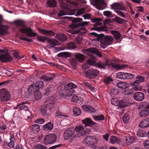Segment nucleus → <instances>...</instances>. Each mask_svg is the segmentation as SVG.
<instances>
[{"mask_svg": "<svg viewBox=\"0 0 149 149\" xmlns=\"http://www.w3.org/2000/svg\"><path fill=\"white\" fill-rule=\"evenodd\" d=\"M55 38L61 42L65 41L67 39L65 35L63 33H57Z\"/></svg>", "mask_w": 149, "mask_h": 149, "instance_id": "c85d7f7f", "label": "nucleus"}, {"mask_svg": "<svg viewBox=\"0 0 149 149\" xmlns=\"http://www.w3.org/2000/svg\"><path fill=\"white\" fill-rule=\"evenodd\" d=\"M145 78L144 77H142L140 75H138L136 77V78L138 80L139 83L144 81L145 80Z\"/></svg>", "mask_w": 149, "mask_h": 149, "instance_id": "e2e57ef3", "label": "nucleus"}, {"mask_svg": "<svg viewBox=\"0 0 149 149\" xmlns=\"http://www.w3.org/2000/svg\"><path fill=\"white\" fill-rule=\"evenodd\" d=\"M103 14L104 16L107 17H113L112 12L109 11H104Z\"/></svg>", "mask_w": 149, "mask_h": 149, "instance_id": "49530a36", "label": "nucleus"}, {"mask_svg": "<svg viewBox=\"0 0 149 149\" xmlns=\"http://www.w3.org/2000/svg\"><path fill=\"white\" fill-rule=\"evenodd\" d=\"M111 34L113 36L115 39L117 40H118L120 38L121 35L118 31L111 30Z\"/></svg>", "mask_w": 149, "mask_h": 149, "instance_id": "f704fd0d", "label": "nucleus"}, {"mask_svg": "<svg viewBox=\"0 0 149 149\" xmlns=\"http://www.w3.org/2000/svg\"><path fill=\"white\" fill-rule=\"evenodd\" d=\"M149 113L148 109H145L142 110L139 113V115L141 117H145L147 116Z\"/></svg>", "mask_w": 149, "mask_h": 149, "instance_id": "c9c22d12", "label": "nucleus"}, {"mask_svg": "<svg viewBox=\"0 0 149 149\" xmlns=\"http://www.w3.org/2000/svg\"><path fill=\"white\" fill-rule=\"evenodd\" d=\"M75 132V129L73 127H70L64 132V137L65 140L69 139L73 135Z\"/></svg>", "mask_w": 149, "mask_h": 149, "instance_id": "2eb2a0df", "label": "nucleus"}, {"mask_svg": "<svg viewBox=\"0 0 149 149\" xmlns=\"http://www.w3.org/2000/svg\"><path fill=\"white\" fill-rule=\"evenodd\" d=\"M30 132L34 134H37L40 130V128L39 125L34 124L32 125L30 128Z\"/></svg>", "mask_w": 149, "mask_h": 149, "instance_id": "4be33fe9", "label": "nucleus"}, {"mask_svg": "<svg viewBox=\"0 0 149 149\" xmlns=\"http://www.w3.org/2000/svg\"><path fill=\"white\" fill-rule=\"evenodd\" d=\"M122 119L124 123H127L129 119V117L128 114H126L123 117Z\"/></svg>", "mask_w": 149, "mask_h": 149, "instance_id": "13d9d810", "label": "nucleus"}, {"mask_svg": "<svg viewBox=\"0 0 149 149\" xmlns=\"http://www.w3.org/2000/svg\"><path fill=\"white\" fill-rule=\"evenodd\" d=\"M97 140L94 136H89L84 139L83 143L84 144L90 146L91 148H95V145L97 143Z\"/></svg>", "mask_w": 149, "mask_h": 149, "instance_id": "1a4fd4ad", "label": "nucleus"}, {"mask_svg": "<svg viewBox=\"0 0 149 149\" xmlns=\"http://www.w3.org/2000/svg\"><path fill=\"white\" fill-rule=\"evenodd\" d=\"M45 106H42L41 107L40 109L42 113V115H46L47 111V106L45 105Z\"/></svg>", "mask_w": 149, "mask_h": 149, "instance_id": "603ef678", "label": "nucleus"}, {"mask_svg": "<svg viewBox=\"0 0 149 149\" xmlns=\"http://www.w3.org/2000/svg\"><path fill=\"white\" fill-rule=\"evenodd\" d=\"M55 75L53 74H52L51 77H49L46 75H42L41 77V79L45 81H50L54 79Z\"/></svg>", "mask_w": 149, "mask_h": 149, "instance_id": "7c9ffc66", "label": "nucleus"}, {"mask_svg": "<svg viewBox=\"0 0 149 149\" xmlns=\"http://www.w3.org/2000/svg\"><path fill=\"white\" fill-rule=\"evenodd\" d=\"M101 22L102 19L100 18H94L93 19V22H95V23L94 25V27L93 28V29L97 31L108 32V29L107 27L106 26H102L100 27L97 26L100 25L101 24Z\"/></svg>", "mask_w": 149, "mask_h": 149, "instance_id": "0eeeda50", "label": "nucleus"}, {"mask_svg": "<svg viewBox=\"0 0 149 149\" xmlns=\"http://www.w3.org/2000/svg\"><path fill=\"white\" fill-rule=\"evenodd\" d=\"M61 123L63 126H66L68 125L69 123V121L68 119H65L62 120Z\"/></svg>", "mask_w": 149, "mask_h": 149, "instance_id": "69168bd1", "label": "nucleus"}, {"mask_svg": "<svg viewBox=\"0 0 149 149\" xmlns=\"http://www.w3.org/2000/svg\"><path fill=\"white\" fill-rule=\"evenodd\" d=\"M82 40V36L80 35H78V36L75 40L74 42L77 44H79L81 43Z\"/></svg>", "mask_w": 149, "mask_h": 149, "instance_id": "4d7b16f0", "label": "nucleus"}, {"mask_svg": "<svg viewBox=\"0 0 149 149\" xmlns=\"http://www.w3.org/2000/svg\"><path fill=\"white\" fill-rule=\"evenodd\" d=\"M84 129V127L83 126L81 125H79L76 126L75 129L76 132H83L82 131Z\"/></svg>", "mask_w": 149, "mask_h": 149, "instance_id": "6e6d98bb", "label": "nucleus"}, {"mask_svg": "<svg viewBox=\"0 0 149 149\" xmlns=\"http://www.w3.org/2000/svg\"><path fill=\"white\" fill-rule=\"evenodd\" d=\"M90 34L97 37V40L100 42V46L102 48L104 49L113 43L114 39L111 36H106L104 34H98L95 32L91 33Z\"/></svg>", "mask_w": 149, "mask_h": 149, "instance_id": "f257e3e1", "label": "nucleus"}, {"mask_svg": "<svg viewBox=\"0 0 149 149\" xmlns=\"http://www.w3.org/2000/svg\"><path fill=\"white\" fill-rule=\"evenodd\" d=\"M110 142L112 144L116 143L118 141V137L115 136H112L110 138Z\"/></svg>", "mask_w": 149, "mask_h": 149, "instance_id": "5fc2aeb1", "label": "nucleus"}, {"mask_svg": "<svg viewBox=\"0 0 149 149\" xmlns=\"http://www.w3.org/2000/svg\"><path fill=\"white\" fill-rule=\"evenodd\" d=\"M68 46L70 49L75 48L77 47L75 45L73 42L69 43L68 44Z\"/></svg>", "mask_w": 149, "mask_h": 149, "instance_id": "338daca9", "label": "nucleus"}, {"mask_svg": "<svg viewBox=\"0 0 149 149\" xmlns=\"http://www.w3.org/2000/svg\"><path fill=\"white\" fill-rule=\"evenodd\" d=\"M99 72V71L97 69L91 68L87 71L85 75L88 79H94L98 75Z\"/></svg>", "mask_w": 149, "mask_h": 149, "instance_id": "9d476101", "label": "nucleus"}, {"mask_svg": "<svg viewBox=\"0 0 149 149\" xmlns=\"http://www.w3.org/2000/svg\"><path fill=\"white\" fill-rule=\"evenodd\" d=\"M118 87L121 89H125L128 87V85L122 82H119L117 84Z\"/></svg>", "mask_w": 149, "mask_h": 149, "instance_id": "4c0bfd02", "label": "nucleus"}, {"mask_svg": "<svg viewBox=\"0 0 149 149\" xmlns=\"http://www.w3.org/2000/svg\"><path fill=\"white\" fill-rule=\"evenodd\" d=\"M113 21L116 22L120 24H122L123 23V21H124L125 22H127L126 20L123 19L117 16H116L115 17L113 18Z\"/></svg>", "mask_w": 149, "mask_h": 149, "instance_id": "37998d69", "label": "nucleus"}, {"mask_svg": "<svg viewBox=\"0 0 149 149\" xmlns=\"http://www.w3.org/2000/svg\"><path fill=\"white\" fill-rule=\"evenodd\" d=\"M133 137L131 136H128L126 137V141L127 144L129 145L132 143L134 141Z\"/></svg>", "mask_w": 149, "mask_h": 149, "instance_id": "79ce46f5", "label": "nucleus"}, {"mask_svg": "<svg viewBox=\"0 0 149 149\" xmlns=\"http://www.w3.org/2000/svg\"><path fill=\"white\" fill-rule=\"evenodd\" d=\"M82 123L84 124L86 126L92 127L96 124V123L92 120L90 118H86L82 120Z\"/></svg>", "mask_w": 149, "mask_h": 149, "instance_id": "412c9836", "label": "nucleus"}, {"mask_svg": "<svg viewBox=\"0 0 149 149\" xmlns=\"http://www.w3.org/2000/svg\"><path fill=\"white\" fill-rule=\"evenodd\" d=\"M85 9L84 8H82L79 9L77 12L76 14L77 15H80L83 14L85 12Z\"/></svg>", "mask_w": 149, "mask_h": 149, "instance_id": "052dcab7", "label": "nucleus"}, {"mask_svg": "<svg viewBox=\"0 0 149 149\" xmlns=\"http://www.w3.org/2000/svg\"><path fill=\"white\" fill-rule=\"evenodd\" d=\"M77 87V86L73 83H69L64 86V91L67 94V96H71L75 92L74 88Z\"/></svg>", "mask_w": 149, "mask_h": 149, "instance_id": "6e6552de", "label": "nucleus"}, {"mask_svg": "<svg viewBox=\"0 0 149 149\" xmlns=\"http://www.w3.org/2000/svg\"><path fill=\"white\" fill-rule=\"evenodd\" d=\"M93 5L96 7V8L99 10H102L106 7L105 3L103 0H93Z\"/></svg>", "mask_w": 149, "mask_h": 149, "instance_id": "4468645a", "label": "nucleus"}, {"mask_svg": "<svg viewBox=\"0 0 149 149\" xmlns=\"http://www.w3.org/2000/svg\"><path fill=\"white\" fill-rule=\"evenodd\" d=\"M145 95L141 92H136L133 95L134 99L137 101H140L142 100L144 98Z\"/></svg>", "mask_w": 149, "mask_h": 149, "instance_id": "a211bd4d", "label": "nucleus"}, {"mask_svg": "<svg viewBox=\"0 0 149 149\" xmlns=\"http://www.w3.org/2000/svg\"><path fill=\"white\" fill-rule=\"evenodd\" d=\"M47 4L49 7L54 8L56 6V2L55 0H49L47 1Z\"/></svg>", "mask_w": 149, "mask_h": 149, "instance_id": "e433bc0d", "label": "nucleus"}, {"mask_svg": "<svg viewBox=\"0 0 149 149\" xmlns=\"http://www.w3.org/2000/svg\"><path fill=\"white\" fill-rule=\"evenodd\" d=\"M57 56L61 57L67 58L70 57L71 55L67 52H64L59 53L57 54Z\"/></svg>", "mask_w": 149, "mask_h": 149, "instance_id": "a19ab883", "label": "nucleus"}, {"mask_svg": "<svg viewBox=\"0 0 149 149\" xmlns=\"http://www.w3.org/2000/svg\"><path fill=\"white\" fill-rule=\"evenodd\" d=\"M97 65L100 68L103 69H105V66H109L117 70L126 67V65H120L116 63L113 64L111 62V60L109 59H106L105 63L99 62L97 63Z\"/></svg>", "mask_w": 149, "mask_h": 149, "instance_id": "39448f33", "label": "nucleus"}, {"mask_svg": "<svg viewBox=\"0 0 149 149\" xmlns=\"http://www.w3.org/2000/svg\"><path fill=\"white\" fill-rule=\"evenodd\" d=\"M129 102L128 98H125L124 100L118 102L117 105H118V107L122 108L131 104Z\"/></svg>", "mask_w": 149, "mask_h": 149, "instance_id": "aec40b11", "label": "nucleus"}, {"mask_svg": "<svg viewBox=\"0 0 149 149\" xmlns=\"http://www.w3.org/2000/svg\"><path fill=\"white\" fill-rule=\"evenodd\" d=\"M38 30L40 33L45 36H54L55 35V33L51 30H45L40 28H38Z\"/></svg>", "mask_w": 149, "mask_h": 149, "instance_id": "f3484780", "label": "nucleus"}, {"mask_svg": "<svg viewBox=\"0 0 149 149\" xmlns=\"http://www.w3.org/2000/svg\"><path fill=\"white\" fill-rule=\"evenodd\" d=\"M15 24L17 26L20 27L19 31L22 33L20 37V39L23 40L28 41V29L25 26L23 21L21 20H17L14 22Z\"/></svg>", "mask_w": 149, "mask_h": 149, "instance_id": "20e7f679", "label": "nucleus"}, {"mask_svg": "<svg viewBox=\"0 0 149 149\" xmlns=\"http://www.w3.org/2000/svg\"><path fill=\"white\" fill-rule=\"evenodd\" d=\"M135 75L132 74L124 72V79H130L133 78Z\"/></svg>", "mask_w": 149, "mask_h": 149, "instance_id": "a18cd8bd", "label": "nucleus"}, {"mask_svg": "<svg viewBox=\"0 0 149 149\" xmlns=\"http://www.w3.org/2000/svg\"><path fill=\"white\" fill-rule=\"evenodd\" d=\"M28 103L27 102H24L18 104L17 106L16 109H18L19 107V109L20 110H24L25 111H27L28 110ZM16 109V108H15Z\"/></svg>", "mask_w": 149, "mask_h": 149, "instance_id": "a878e982", "label": "nucleus"}, {"mask_svg": "<svg viewBox=\"0 0 149 149\" xmlns=\"http://www.w3.org/2000/svg\"><path fill=\"white\" fill-rule=\"evenodd\" d=\"M79 101V97L78 96L76 95L73 96L71 99V101L74 102L78 103Z\"/></svg>", "mask_w": 149, "mask_h": 149, "instance_id": "680f3d73", "label": "nucleus"}, {"mask_svg": "<svg viewBox=\"0 0 149 149\" xmlns=\"http://www.w3.org/2000/svg\"><path fill=\"white\" fill-rule=\"evenodd\" d=\"M36 39L39 41H40L43 42H45V41L47 40L48 37L46 36H44L41 35H37Z\"/></svg>", "mask_w": 149, "mask_h": 149, "instance_id": "58836bf2", "label": "nucleus"}, {"mask_svg": "<svg viewBox=\"0 0 149 149\" xmlns=\"http://www.w3.org/2000/svg\"><path fill=\"white\" fill-rule=\"evenodd\" d=\"M96 58L93 56H92L91 59H89L87 61V63L89 65H93L96 62Z\"/></svg>", "mask_w": 149, "mask_h": 149, "instance_id": "09e8293b", "label": "nucleus"}, {"mask_svg": "<svg viewBox=\"0 0 149 149\" xmlns=\"http://www.w3.org/2000/svg\"><path fill=\"white\" fill-rule=\"evenodd\" d=\"M74 56L75 58L79 62H82L85 59L84 55L79 53L75 54Z\"/></svg>", "mask_w": 149, "mask_h": 149, "instance_id": "cd10ccee", "label": "nucleus"}, {"mask_svg": "<svg viewBox=\"0 0 149 149\" xmlns=\"http://www.w3.org/2000/svg\"><path fill=\"white\" fill-rule=\"evenodd\" d=\"M143 128H141L139 129L136 132L137 135L139 137H143L147 136L146 132L143 129Z\"/></svg>", "mask_w": 149, "mask_h": 149, "instance_id": "c756f323", "label": "nucleus"}, {"mask_svg": "<svg viewBox=\"0 0 149 149\" xmlns=\"http://www.w3.org/2000/svg\"><path fill=\"white\" fill-rule=\"evenodd\" d=\"M13 55L15 58L18 59H21L22 58V57L20 55V54L17 52H14Z\"/></svg>", "mask_w": 149, "mask_h": 149, "instance_id": "0e129e2a", "label": "nucleus"}, {"mask_svg": "<svg viewBox=\"0 0 149 149\" xmlns=\"http://www.w3.org/2000/svg\"><path fill=\"white\" fill-rule=\"evenodd\" d=\"M140 127L145 128L149 127V118H147L141 121L139 125Z\"/></svg>", "mask_w": 149, "mask_h": 149, "instance_id": "393cba45", "label": "nucleus"}, {"mask_svg": "<svg viewBox=\"0 0 149 149\" xmlns=\"http://www.w3.org/2000/svg\"><path fill=\"white\" fill-rule=\"evenodd\" d=\"M113 79H112L111 76L108 77H105L103 81L105 84L106 85H109L111 82L113 81Z\"/></svg>", "mask_w": 149, "mask_h": 149, "instance_id": "473e14b6", "label": "nucleus"}, {"mask_svg": "<svg viewBox=\"0 0 149 149\" xmlns=\"http://www.w3.org/2000/svg\"><path fill=\"white\" fill-rule=\"evenodd\" d=\"M54 89L53 85L48 86L46 89L45 93L44 94L47 96L51 94L53 91Z\"/></svg>", "mask_w": 149, "mask_h": 149, "instance_id": "72a5a7b5", "label": "nucleus"}, {"mask_svg": "<svg viewBox=\"0 0 149 149\" xmlns=\"http://www.w3.org/2000/svg\"><path fill=\"white\" fill-rule=\"evenodd\" d=\"M53 128V124L50 122H49L43 126L44 130L46 131H49L52 130Z\"/></svg>", "mask_w": 149, "mask_h": 149, "instance_id": "2f4dec72", "label": "nucleus"}, {"mask_svg": "<svg viewBox=\"0 0 149 149\" xmlns=\"http://www.w3.org/2000/svg\"><path fill=\"white\" fill-rule=\"evenodd\" d=\"M44 85L43 82L40 81L33 83L29 87V94L30 95L34 96L36 100H39L41 97V93L38 90L42 88Z\"/></svg>", "mask_w": 149, "mask_h": 149, "instance_id": "f03ea898", "label": "nucleus"}, {"mask_svg": "<svg viewBox=\"0 0 149 149\" xmlns=\"http://www.w3.org/2000/svg\"><path fill=\"white\" fill-rule=\"evenodd\" d=\"M93 118L96 121L103 120H104V116L102 115L98 116H93Z\"/></svg>", "mask_w": 149, "mask_h": 149, "instance_id": "c03bdc74", "label": "nucleus"}, {"mask_svg": "<svg viewBox=\"0 0 149 149\" xmlns=\"http://www.w3.org/2000/svg\"><path fill=\"white\" fill-rule=\"evenodd\" d=\"M83 84L86 86L87 88H89L91 91H93L94 90V87L92 86L87 82H83Z\"/></svg>", "mask_w": 149, "mask_h": 149, "instance_id": "3c124183", "label": "nucleus"}, {"mask_svg": "<svg viewBox=\"0 0 149 149\" xmlns=\"http://www.w3.org/2000/svg\"><path fill=\"white\" fill-rule=\"evenodd\" d=\"M64 19L68 18L70 20H72V24L69 25V27L72 29H75L76 28L83 29L84 27L88 25L90 22H82V19L81 18L77 17L73 18L72 17H63Z\"/></svg>", "mask_w": 149, "mask_h": 149, "instance_id": "7ed1b4c3", "label": "nucleus"}, {"mask_svg": "<svg viewBox=\"0 0 149 149\" xmlns=\"http://www.w3.org/2000/svg\"><path fill=\"white\" fill-rule=\"evenodd\" d=\"M10 95L9 92L5 88L0 90V100L2 101H7L10 99Z\"/></svg>", "mask_w": 149, "mask_h": 149, "instance_id": "ddd939ff", "label": "nucleus"}, {"mask_svg": "<svg viewBox=\"0 0 149 149\" xmlns=\"http://www.w3.org/2000/svg\"><path fill=\"white\" fill-rule=\"evenodd\" d=\"M82 108L84 111H87L91 113L95 112V109L89 105H84L82 106Z\"/></svg>", "mask_w": 149, "mask_h": 149, "instance_id": "b1692460", "label": "nucleus"}, {"mask_svg": "<svg viewBox=\"0 0 149 149\" xmlns=\"http://www.w3.org/2000/svg\"><path fill=\"white\" fill-rule=\"evenodd\" d=\"M3 20L2 16L0 15V36H4L7 33L8 27L2 24Z\"/></svg>", "mask_w": 149, "mask_h": 149, "instance_id": "dca6fc26", "label": "nucleus"}, {"mask_svg": "<svg viewBox=\"0 0 149 149\" xmlns=\"http://www.w3.org/2000/svg\"><path fill=\"white\" fill-rule=\"evenodd\" d=\"M37 35V34L35 33L32 29L29 27V37H34Z\"/></svg>", "mask_w": 149, "mask_h": 149, "instance_id": "de8ad7c7", "label": "nucleus"}, {"mask_svg": "<svg viewBox=\"0 0 149 149\" xmlns=\"http://www.w3.org/2000/svg\"><path fill=\"white\" fill-rule=\"evenodd\" d=\"M45 122L44 119L42 118H39L35 120L34 122L38 124H43Z\"/></svg>", "mask_w": 149, "mask_h": 149, "instance_id": "bf43d9fd", "label": "nucleus"}, {"mask_svg": "<svg viewBox=\"0 0 149 149\" xmlns=\"http://www.w3.org/2000/svg\"><path fill=\"white\" fill-rule=\"evenodd\" d=\"M111 93L112 94H114L115 95H118L119 93V91L118 90L116 89L113 88L111 90Z\"/></svg>", "mask_w": 149, "mask_h": 149, "instance_id": "774afa93", "label": "nucleus"}, {"mask_svg": "<svg viewBox=\"0 0 149 149\" xmlns=\"http://www.w3.org/2000/svg\"><path fill=\"white\" fill-rule=\"evenodd\" d=\"M47 41L49 44L47 45V47L49 48H53L57 45V41L55 39H52L48 38Z\"/></svg>", "mask_w": 149, "mask_h": 149, "instance_id": "5701e85b", "label": "nucleus"}, {"mask_svg": "<svg viewBox=\"0 0 149 149\" xmlns=\"http://www.w3.org/2000/svg\"><path fill=\"white\" fill-rule=\"evenodd\" d=\"M111 6V8L113 9L125 10V9L123 6L119 3H114Z\"/></svg>", "mask_w": 149, "mask_h": 149, "instance_id": "bb28decb", "label": "nucleus"}, {"mask_svg": "<svg viewBox=\"0 0 149 149\" xmlns=\"http://www.w3.org/2000/svg\"><path fill=\"white\" fill-rule=\"evenodd\" d=\"M86 134V131H84V132H76V133L74 134V137H72L70 139V142L75 143L76 141V138L77 137H80L82 136H84Z\"/></svg>", "mask_w": 149, "mask_h": 149, "instance_id": "6ab92c4d", "label": "nucleus"}, {"mask_svg": "<svg viewBox=\"0 0 149 149\" xmlns=\"http://www.w3.org/2000/svg\"><path fill=\"white\" fill-rule=\"evenodd\" d=\"M56 136L53 134H48L43 139L44 143L46 145L52 144L56 141Z\"/></svg>", "mask_w": 149, "mask_h": 149, "instance_id": "9b49d317", "label": "nucleus"}, {"mask_svg": "<svg viewBox=\"0 0 149 149\" xmlns=\"http://www.w3.org/2000/svg\"><path fill=\"white\" fill-rule=\"evenodd\" d=\"M83 84L86 86L87 88H89L91 91H93L94 90V87L92 86L87 82H83Z\"/></svg>", "mask_w": 149, "mask_h": 149, "instance_id": "8fccbe9b", "label": "nucleus"}, {"mask_svg": "<svg viewBox=\"0 0 149 149\" xmlns=\"http://www.w3.org/2000/svg\"><path fill=\"white\" fill-rule=\"evenodd\" d=\"M73 112L74 116H78L81 113V110L78 107H76L73 108Z\"/></svg>", "mask_w": 149, "mask_h": 149, "instance_id": "ea45409f", "label": "nucleus"}, {"mask_svg": "<svg viewBox=\"0 0 149 149\" xmlns=\"http://www.w3.org/2000/svg\"><path fill=\"white\" fill-rule=\"evenodd\" d=\"M61 100L57 97H49L47 99L44 103L45 105L48 107L49 109H52L53 107H55L56 106L58 108L60 105L59 104Z\"/></svg>", "mask_w": 149, "mask_h": 149, "instance_id": "423d86ee", "label": "nucleus"}, {"mask_svg": "<svg viewBox=\"0 0 149 149\" xmlns=\"http://www.w3.org/2000/svg\"><path fill=\"white\" fill-rule=\"evenodd\" d=\"M3 50L0 49V60L4 62H8L13 60L12 57L7 52H5Z\"/></svg>", "mask_w": 149, "mask_h": 149, "instance_id": "f8f14e48", "label": "nucleus"}, {"mask_svg": "<svg viewBox=\"0 0 149 149\" xmlns=\"http://www.w3.org/2000/svg\"><path fill=\"white\" fill-rule=\"evenodd\" d=\"M124 72H119L116 74V77L120 79L124 80Z\"/></svg>", "mask_w": 149, "mask_h": 149, "instance_id": "864d4df0", "label": "nucleus"}]
</instances>
